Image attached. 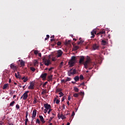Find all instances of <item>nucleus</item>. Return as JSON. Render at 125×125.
Masks as SVG:
<instances>
[{
  "label": "nucleus",
  "mask_w": 125,
  "mask_h": 125,
  "mask_svg": "<svg viewBox=\"0 0 125 125\" xmlns=\"http://www.w3.org/2000/svg\"><path fill=\"white\" fill-rule=\"evenodd\" d=\"M84 61V56H81L79 60V63L81 64H83L84 68H85V69H87V68H88V67L90 66V64H91V62H90V60H87L84 62H83Z\"/></svg>",
  "instance_id": "obj_1"
},
{
  "label": "nucleus",
  "mask_w": 125,
  "mask_h": 125,
  "mask_svg": "<svg viewBox=\"0 0 125 125\" xmlns=\"http://www.w3.org/2000/svg\"><path fill=\"white\" fill-rule=\"evenodd\" d=\"M76 63V57L72 56L71 57V60L68 62L69 65H70V67H73L74 66V64Z\"/></svg>",
  "instance_id": "obj_2"
},
{
  "label": "nucleus",
  "mask_w": 125,
  "mask_h": 125,
  "mask_svg": "<svg viewBox=\"0 0 125 125\" xmlns=\"http://www.w3.org/2000/svg\"><path fill=\"white\" fill-rule=\"evenodd\" d=\"M42 61L45 66H49V65L51 64V62H50V60L46 59L45 58H43L42 59Z\"/></svg>",
  "instance_id": "obj_3"
},
{
  "label": "nucleus",
  "mask_w": 125,
  "mask_h": 125,
  "mask_svg": "<svg viewBox=\"0 0 125 125\" xmlns=\"http://www.w3.org/2000/svg\"><path fill=\"white\" fill-rule=\"evenodd\" d=\"M76 73H77V70H76V69H71L68 72V76L70 77L71 75H75Z\"/></svg>",
  "instance_id": "obj_4"
},
{
  "label": "nucleus",
  "mask_w": 125,
  "mask_h": 125,
  "mask_svg": "<svg viewBox=\"0 0 125 125\" xmlns=\"http://www.w3.org/2000/svg\"><path fill=\"white\" fill-rule=\"evenodd\" d=\"M29 91H25V92H24L22 96L21 97V99H22V98H23V100H26L27 98H28V94L29 93Z\"/></svg>",
  "instance_id": "obj_5"
},
{
  "label": "nucleus",
  "mask_w": 125,
  "mask_h": 125,
  "mask_svg": "<svg viewBox=\"0 0 125 125\" xmlns=\"http://www.w3.org/2000/svg\"><path fill=\"white\" fill-rule=\"evenodd\" d=\"M43 106L46 110H48L50 109H51V105H50V104H43Z\"/></svg>",
  "instance_id": "obj_6"
},
{
  "label": "nucleus",
  "mask_w": 125,
  "mask_h": 125,
  "mask_svg": "<svg viewBox=\"0 0 125 125\" xmlns=\"http://www.w3.org/2000/svg\"><path fill=\"white\" fill-rule=\"evenodd\" d=\"M28 89H34L35 88V83L31 82L30 83V85L28 87Z\"/></svg>",
  "instance_id": "obj_7"
},
{
  "label": "nucleus",
  "mask_w": 125,
  "mask_h": 125,
  "mask_svg": "<svg viewBox=\"0 0 125 125\" xmlns=\"http://www.w3.org/2000/svg\"><path fill=\"white\" fill-rule=\"evenodd\" d=\"M99 48V45L97 44H94L92 46V49L93 50H96Z\"/></svg>",
  "instance_id": "obj_8"
},
{
  "label": "nucleus",
  "mask_w": 125,
  "mask_h": 125,
  "mask_svg": "<svg viewBox=\"0 0 125 125\" xmlns=\"http://www.w3.org/2000/svg\"><path fill=\"white\" fill-rule=\"evenodd\" d=\"M58 117L59 119H62V120H64V119H66V116L63 115V114H61V115L60 114H59L58 115Z\"/></svg>",
  "instance_id": "obj_9"
},
{
  "label": "nucleus",
  "mask_w": 125,
  "mask_h": 125,
  "mask_svg": "<svg viewBox=\"0 0 125 125\" xmlns=\"http://www.w3.org/2000/svg\"><path fill=\"white\" fill-rule=\"evenodd\" d=\"M106 31L104 30H101L99 33L97 34L98 36H101V37L102 38V34H105Z\"/></svg>",
  "instance_id": "obj_10"
},
{
  "label": "nucleus",
  "mask_w": 125,
  "mask_h": 125,
  "mask_svg": "<svg viewBox=\"0 0 125 125\" xmlns=\"http://www.w3.org/2000/svg\"><path fill=\"white\" fill-rule=\"evenodd\" d=\"M46 76H47V73H42L41 75L40 78L42 79V80H45L46 79Z\"/></svg>",
  "instance_id": "obj_11"
},
{
  "label": "nucleus",
  "mask_w": 125,
  "mask_h": 125,
  "mask_svg": "<svg viewBox=\"0 0 125 125\" xmlns=\"http://www.w3.org/2000/svg\"><path fill=\"white\" fill-rule=\"evenodd\" d=\"M107 40H102V45H106V44H108Z\"/></svg>",
  "instance_id": "obj_12"
},
{
  "label": "nucleus",
  "mask_w": 125,
  "mask_h": 125,
  "mask_svg": "<svg viewBox=\"0 0 125 125\" xmlns=\"http://www.w3.org/2000/svg\"><path fill=\"white\" fill-rule=\"evenodd\" d=\"M63 54V52L61 50H59L58 51V55L57 58L61 57V56H62V55Z\"/></svg>",
  "instance_id": "obj_13"
},
{
  "label": "nucleus",
  "mask_w": 125,
  "mask_h": 125,
  "mask_svg": "<svg viewBox=\"0 0 125 125\" xmlns=\"http://www.w3.org/2000/svg\"><path fill=\"white\" fill-rule=\"evenodd\" d=\"M91 34L92 35L91 38H94V37H95V35H96V30L93 29V31L91 32Z\"/></svg>",
  "instance_id": "obj_14"
},
{
  "label": "nucleus",
  "mask_w": 125,
  "mask_h": 125,
  "mask_svg": "<svg viewBox=\"0 0 125 125\" xmlns=\"http://www.w3.org/2000/svg\"><path fill=\"white\" fill-rule=\"evenodd\" d=\"M36 116H37V110L34 109L32 113V119H35Z\"/></svg>",
  "instance_id": "obj_15"
},
{
  "label": "nucleus",
  "mask_w": 125,
  "mask_h": 125,
  "mask_svg": "<svg viewBox=\"0 0 125 125\" xmlns=\"http://www.w3.org/2000/svg\"><path fill=\"white\" fill-rule=\"evenodd\" d=\"M39 118L42 124H44V123H45V121H44V118H43V117L42 115H39Z\"/></svg>",
  "instance_id": "obj_16"
},
{
  "label": "nucleus",
  "mask_w": 125,
  "mask_h": 125,
  "mask_svg": "<svg viewBox=\"0 0 125 125\" xmlns=\"http://www.w3.org/2000/svg\"><path fill=\"white\" fill-rule=\"evenodd\" d=\"M10 68L13 70H16V65L14 63L11 64Z\"/></svg>",
  "instance_id": "obj_17"
},
{
  "label": "nucleus",
  "mask_w": 125,
  "mask_h": 125,
  "mask_svg": "<svg viewBox=\"0 0 125 125\" xmlns=\"http://www.w3.org/2000/svg\"><path fill=\"white\" fill-rule=\"evenodd\" d=\"M19 62H20V64L21 67H24V66H25V62H24V61L21 60H19Z\"/></svg>",
  "instance_id": "obj_18"
},
{
  "label": "nucleus",
  "mask_w": 125,
  "mask_h": 125,
  "mask_svg": "<svg viewBox=\"0 0 125 125\" xmlns=\"http://www.w3.org/2000/svg\"><path fill=\"white\" fill-rule=\"evenodd\" d=\"M70 43H71L70 40H68V41L66 40V41L64 43V44H65V45H68V44H70Z\"/></svg>",
  "instance_id": "obj_19"
},
{
  "label": "nucleus",
  "mask_w": 125,
  "mask_h": 125,
  "mask_svg": "<svg viewBox=\"0 0 125 125\" xmlns=\"http://www.w3.org/2000/svg\"><path fill=\"white\" fill-rule=\"evenodd\" d=\"M52 77H53V76L52 75H50L48 76V82L52 81Z\"/></svg>",
  "instance_id": "obj_20"
},
{
  "label": "nucleus",
  "mask_w": 125,
  "mask_h": 125,
  "mask_svg": "<svg viewBox=\"0 0 125 125\" xmlns=\"http://www.w3.org/2000/svg\"><path fill=\"white\" fill-rule=\"evenodd\" d=\"M74 79L75 82H79V80H80V77L79 76H76L75 77H74Z\"/></svg>",
  "instance_id": "obj_21"
},
{
  "label": "nucleus",
  "mask_w": 125,
  "mask_h": 125,
  "mask_svg": "<svg viewBox=\"0 0 125 125\" xmlns=\"http://www.w3.org/2000/svg\"><path fill=\"white\" fill-rule=\"evenodd\" d=\"M7 87H8V83L4 84L3 86V89H6Z\"/></svg>",
  "instance_id": "obj_22"
},
{
  "label": "nucleus",
  "mask_w": 125,
  "mask_h": 125,
  "mask_svg": "<svg viewBox=\"0 0 125 125\" xmlns=\"http://www.w3.org/2000/svg\"><path fill=\"white\" fill-rule=\"evenodd\" d=\"M74 90L75 91V92H79V88L77 87H74Z\"/></svg>",
  "instance_id": "obj_23"
},
{
  "label": "nucleus",
  "mask_w": 125,
  "mask_h": 125,
  "mask_svg": "<svg viewBox=\"0 0 125 125\" xmlns=\"http://www.w3.org/2000/svg\"><path fill=\"white\" fill-rule=\"evenodd\" d=\"M59 97H62V96H64V94L62 92H60L59 93Z\"/></svg>",
  "instance_id": "obj_24"
},
{
  "label": "nucleus",
  "mask_w": 125,
  "mask_h": 125,
  "mask_svg": "<svg viewBox=\"0 0 125 125\" xmlns=\"http://www.w3.org/2000/svg\"><path fill=\"white\" fill-rule=\"evenodd\" d=\"M30 69L32 72H35V71H36V68H35V67H30Z\"/></svg>",
  "instance_id": "obj_25"
},
{
  "label": "nucleus",
  "mask_w": 125,
  "mask_h": 125,
  "mask_svg": "<svg viewBox=\"0 0 125 125\" xmlns=\"http://www.w3.org/2000/svg\"><path fill=\"white\" fill-rule=\"evenodd\" d=\"M79 93H74L73 94L74 97H75V98L79 97Z\"/></svg>",
  "instance_id": "obj_26"
},
{
  "label": "nucleus",
  "mask_w": 125,
  "mask_h": 125,
  "mask_svg": "<svg viewBox=\"0 0 125 125\" xmlns=\"http://www.w3.org/2000/svg\"><path fill=\"white\" fill-rule=\"evenodd\" d=\"M14 104H15V101H13L10 104V106H11V107H12L13 106V105H14Z\"/></svg>",
  "instance_id": "obj_27"
},
{
  "label": "nucleus",
  "mask_w": 125,
  "mask_h": 125,
  "mask_svg": "<svg viewBox=\"0 0 125 125\" xmlns=\"http://www.w3.org/2000/svg\"><path fill=\"white\" fill-rule=\"evenodd\" d=\"M61 91H62V89H61V88H57L56 89L57 92H61Z\"/></svg>",
  "instance_id": "obj_28"
},
{
  "label": "nucleus",
  "mask_w": 125,
  "mask_h": 125,
  "mask_svg": "<svg viewBox=\"0 0 125 125\" xmlns=\"http://www.w3.org/2000/svg\"><path fill=\"white\" fill-rule=\"evenodd\" d=\"M53 119H54V117H52L50 118V119L48 121L49 124L50 123V122H51V121H52V120H53Z\"/></svg>",
  "instance_id": "obj_29"
},
{
  "label": "nucleus",
  "mask_w": 125,
  "mask_h": 125,
  "mask_svg": "<svg viewBox=\"0 0 125 125\" xmlns=\"http://www.w3.org/2000/svg\"><path fill=\"white\" fill-rule=\"evenodd\" d=\"M38 102L37 98H35L33 101V104H36Z\"/></svg>",
  "instance_id": "obj_30"
},
{
  "label": "nucleus",
  "mask_w": 125,
  "mask_h": 125,
  "mask_svg": "<svg viewBox=\"0 0 125 125\" xmlns=\"http://www.w3.org/2000/svg\"><path fill=\"white\" fill-rule=\"evenodd\" d=\"M78 94H79V95H81L82 96L84 95V93L83 92H79Z\"/></svg>",
  "instance_id": "obj_31"
},
{
  "label": "nucleus",
  "mask_w": 125,
  "mask_h": 125,
  "mask_svg": "<svg viewBox=\"0 0 125 125\" xmlns=\"http://www.w3.org/2000/svg\"><path fill=\"white\" fill-rule=\"evenodd\" d=\"M29 80L28 77H25V79L23 80V83H26V82Z\"/></svg>",
  "instance_id": "obj_32"
},
{
  "label": "nucleus",
  "mask_w": 125,
  "mask_h": 125,
  "mask_svg": "<svg viewBox=\"0 0 125 125\" xmlns=\"http://www.w3.org/2000/svg\"><path fill=\"white\" fill-rule=\"evenodd\" d=\"M45 93H46V90H43V91L42 92L41 94L43 95L45 94Z\"/></svg>",
  "instance_id": "obj_33"
},
{
  "label": "nucleus",
  "mask_w": 125,
  "mask_h": 125,
  "mask_svg": "<svg viewBox=\"0 0 125 125\" xmlns=\"http://www.w3.org/2000/svg\"><path fill=\"white\" fill-rule=\"evenodd\" d=\"M79 48V46H74V49H75V50H78Z\"/></svg>",
  "instance_id": "obj_34"
},
{
  "label": "nucleus",
  "mask_w": 125,
  "mask_h": 125,
  "mask_svg": "<svg viewBox=\"0 0 125 125\" xmlns=\"http://www.w3.org/2000/svg\"><path fill=\"white\" fill-rule=\"evenodd\" d=\"M66 96H64L62 97V102H63L64 101V100H65V99H66Z\"/></svg>",
  "instance_id": "obj_35"
},
{
  "label": "nucleus",
  "mask_w": 125,
  "mask_h": 125,
  "mask_svg": "<svg viewBox=\"0 0 125 125\" xmlns=\"http://www.w3.org/2000/svg\"><path fill=\"white\" fill-rule=\"evenodd\" d=\"M83 43V40H80V41L78 42V44H81Z\"/></svg>",
  "instance_id": "obj_36"
},
{
  "label": "nucleus",
  "mask_w": 125,
  "mask_h": 125,
  "mask_svg": "<svg viewBox=\"0 0 125 125\" xmlns=\"http://www.w3.org/2000/svg\"><path fill=\"white\" fill-rule=\"evenodd\" d=\"M91 65H92V62H91V64H90V66H88V67H90L88 68V70H91V69H92V67L91 66Z\"/></svg>",
  "instance_id": "obj_37"
},
{
  "label": "nucleus",
  "mask_w": 125,
  "mask_h": 125,
  "mask_svg": "<svg viewBox=\"0 0 125 125\" xmlns=\"http://www.w3.org/2000/svg\"><path fill=\"white\" fill-rule=\"evenodd\" d=\"M80 80H83V75H81L80 76Z\"/></svg>",
  "instance_id": "obj_38"
},
{
  "label": "nucleus",
  "mask_w": 125,
  "mask_h": 125,
  "mask_svg": "<svg viewBox=\"0 0 125 125\" xmlns=\"http://www.w3.org/2000/svg\"><path fill=\"white\" fill-rule=\"evenodd\" d=\"M61 44H62V43H61V42H57V45H58V46H60V45H61Z\"/></svg>",
  "instance_id": "obj_39"
},
{
  "label": "nucleus",
  "mask_w": 125,
  "mask_h": 125,
  "mask_svg": "<svg viewBox=\"0 0 125 125\" xmlns=\"http://www.w3.org/2000/svg\"><path fill=\"white\" fill-rule=\"evenodd\" d=\"M66 80H67V82H70V81H71V80H72V79L70 77H67Z\"/></svg>",
  "instance_id": "obj_40"
},
{
  "label": "nucleus",
  "mask_w": 125,
  "mask_h": 125,
  "mask_svg": "<svg viewBox=\"0 0 125 125\" xmlns=\"http://www.w3.org/2000/svg\"><path fill=\"white\" fill-rule=\"evenodd\" d=\"M41 123V122L40 121V119H37L36 120V124H40Z\"/></svg>",
  "instance_id": "obj_41"
},
{
  "label": "nucleus",
  "mask_w": 125,
  "mask_h": 125,
  "mask_svg": "<svg viewBox=\"0 0 125 125\" xmlns=\"http://www.w3.org/2000/svg\"><path fill=\"white\" fill-rule=\"evenodd\" d=\"M16 108H17L18 109H20V105H19V104H17L16 105Z\"/></svg>",
  "instance_id": "obj_42"
},
{
  "label": "nucleus",
  "mask_w": 125,
  "mask_h": 125,
  "mask_svg": "<svg viewBox=\"0 0 125 125\" xmlns=\"http://www.w3.org/2000/svg\"><path fill=\"white\" fill-rule=\"evenodd\" d=\"M21 75H18V77H17V79H20V80H21Z\"/></svg>",
  "instance_id": "obj_43"
},
{
  "label": "nucleus",
  "mask_w": 125,
  "mask_h": 125,
  "mask_svg": "<svg viewBox=\"0 0 125 125\" xmlns=\"http://www.w3.org/2000/svg\"><path fill=\"white\" fill-rule=\"evenodd\" d=\"M29 114V113L28 112V111L26 112V114H25V118H28V114Z\"/></svg>",
  "instance_id": "obj_44"
},
{
  "label": "nucleus",
  "mask_w": 125,
  "mask_h": 125,
  "mask_svg": "<svg viewBox=\"0 0 125 125\" xmlns=\"http://www.w3.org/2000/svg\"><path fill=\"white\" fill-rule=\"evenodd\" d=\"M56 103V104H59V103H60V101L59 100H57Z\"/></svg>",
  "instance_id": "obj_45"
},
{
  "label": "nucleus",
  "mask_w": 125,
  "mask_h": 125,
  "mask_svg": "<svg viewBox=\"0 0 125 125\" xmlns=\"http://www.w3.org/2000/svg\"><path fill=\"white\" fill-rule=\"evenodd\" d=\"M52 111V109L50 108V109H49V110H48L47 113H48V114H50V112H51Z\"/></svg>",
  "instance_id": "obj_46"
},
{
  "label": "nucleus",
  "mask_w": 125,
  "mask_h": 125,
  "mask_svg": "<svg viewBox=\"0 0 125 125\" xmlns=\"http://www.w3.org/2000/svg\"><path fill=\"white\" fill-rule=\"evenodd\" d=\"M53 69H54V67H51L48 69V71H50L51 70H53Z\"/></svg>",
  "instance_id": "obj_47"
},
{
  "label": "nucleus",
  "mask_w": 125,
  "mask_h": 125,
  "mask_svg": "<svg viewBox=\"0 0 125 125\" xmlns=\"http://www.w3.org/2000/svg\"><path fill=\"white\" fill-rule=\"evenodd\" d=\"M47 111H48L47 109H46V108L44 110V114H46L47 113Z\"/></svg>",
  "instance_id": "obj_48"
},
{
  "label": "nucleus",
  "mask_w": 125,
  "mask_h": 125,
  "mask_svg": "<svg viewBox=\"0 0 125 125\" xmlns=\"http://www.w3.org/2000/svg\"><path fill=\"white\" fill-rule=\"evenodd\" d=\"M56 97L54 98V101H56L57 100V98H58V96L56 95Z\"/></svg>",
  "instance_id": "obj_49"
},
{
  "label": "nucleus",
  "mask_w": 125,
  "mask_h": 125,
  "mask_svg": "<svg viewBox=\"0 0 125 125\" xmlns=\"http://www.w3.org/2000/svg\"><path fill=\"white\" fill-rule=\"evenodd\" d=\"M34 64H35V65H37V64H38V61L35 60L34 61Z\"/></svg>",
  "instance_id": "obj_50"
},
{
  "label": "nucleus",
  "mask_w": 125,
  "mask_h": 125,
  "mask_svg": "<svg viewBox=\"0 0 125 125\" xmlns=\"http://www.w3.org/2000/svg\"><path fill=\"white\" fill-rule=\"evenodd\" d=\"M38 53L39 52L37 50L34 51V54H35L36 55H37V54H38Z\"/></svg>",
  "instance_id": "obj_51"
},
{
  "label": "nucleus",
  "mask_w": 125,
  "mask_h": 125,
  "mask_svg": "<svg viewBox=\"0 0 125 125\" xmlns=\"http://www.w3.org/2000/svg\"><path fill=\"white\" fill-rule=\"evenodd\" d=\"M80 85H83V86H84V82H83L80 84Z\"/></svg>",
  "instance_id": "obj_52"
},
{
  "label": "nucleus",
  "mask_w": 125,
  "mask_h": 125,
  "mask_svg": "<svg viewBox=\"0 0 125 125\" xmlns=\"http://www.w3.org/2000/svg\"><path fill=\"white\" fill-rule=\"evenodd\" d=\"M47 83H48L47 82H45V83H43V86H45V85H46V84H47Z\"/></svg>",
  "instance_id": "obj_53"
},
{
  "label": "nucleus",
  "mask_w": 125,
  "mask_h": 125,
  "mask_svg": "<svg viewBox=\"0 0 125 125\" xmlns=\"http://www.w3.org/2000/svg\"><path fill=\"white\" fill-rule=\"evenodd\" d=\"M0 125H4V123H3V122L0 121Z\"/></svg>",
  "instance_id": "obj_54"
},
{
  "label": "nucleus",
  "mask_w": 125,
  "mask_h": 125,
  "mask_svg": "<svg viewBox=\"0 0 125 125\" xmlns=\"http://www.w3.org/2000/svg\"><path fill=\"white\" fill-rule=\"evenodd\" d=\"M68 100L69 101H70V100H71V96H68Z\"/></svg>",
  "instance_id": "obj_55"
},
{
  "label": "nucleus",
  "mask_w": 125,
  "mask_h": 125,
  "mask_svg": "<svg viewBox=\"0 0 125 125\" xmlns=\"http://www.w3.org/2000/svg\"><path fill=\"white\" fill-rule=\"evenodd\" d=\"M56 61V59H55V58H52V61Z\"/></svg>",
  "instance_id": "obj_56"
},
{
  "label": "nucleus",
  "mask_w": 125,
  "mask_h": 125,
  "mask_svg": "<svg viewBox=\"0 0 125 125\" xmlns=\"http://www.w3.org/2000/svg\"><path fill=\"white\" fill-rule=\"evenodd\" d=\"M61 82H62V83H65V79L62 80Z\"/></svg>",
  "instance_id": "obj_57"
},
{
  "label": "nucleus",
  "mask_w": 125,
  "mask_h": 125,
  "mask_svg": "<svg viewBox=\"0 0 125 125\" xmlns=\"http://www.w3.org/2000/svg\"><path fill=\"white\" fill-rule=\"evenodd\" d=\"M28 122H29V119H28V118H26L25 119V123H28Z\"/></svg>",
  "instance_id": "obj_58"
},
{
  "label": "nucleus",
  "mask_w": 125,
  "mask_h": 125,
  "mask_svg": "<svg viewBox=\"0 0 125 125\" xmlns=\"http://www.w3.org/2000/svg\"><path fill=\"white\" fill-rule=\"evenodd\" d=\"M25 76H23V77H21V80H24V79H25Z\"/></svg>",
  "instance_id": "obj_59"
},
{
  "label": "nucleus",
  "mask_w": 125,
  "mask_h": 125,
  "mask_svg": "<svg viewBox=\"0 0 125 125\" xmlns=\"http://www.w3.org/2000/svg\"><path fill=\"white\" fill-rule=\"evenodd\" d=\"M8 125H14V124H13V123H9Z\"/></svg>",
  "instance_id": "obj_60"
},
{
  "label": "nucleus",
  "mask_w": 125,
  "mask_h": 125,
  "mask_svg": "<svg viewBox=\"0 0 125 125\" xmlns=\"http://www.w3.org/2000/svg\"><path fill=\"white\" fill-rule=\"evenodd\" d=\"M62 108L64 109H65V104H62Z\"/></svg>",
  "instance_id": "obj_61"
},
{
  "label": "nucleus",
  "mask_w": 125,
  "mask_h": 125,
  "mask_svg": "<svg viewBox=\"0 0 125 125\" xmlns=\"http://www.w3.org/2000/svg\"><path fill=\"white\" fill-rule=\"evenodd\" d=\"M73 116H75V112L74 111L72 112V116L73 117Z\"/></svg>",
  "instance_id": "obj_62"
},
{
  "label": "nucleus",
  "mask_w": 125,
  "mask_h": 125,
  "mask_svg": "<svg viewBox=\"0 0 125 125\" xmlns=\"http://www.w3.org/2000/svg\"><path fill=\"white\" fill-rule=\"evenodd\" d=\"M52 116H53L52 117H54H54H55V114L52 113Z\"/></svg>",
  "instance_id": "obj_63"
},
{
  "label": "nucleus",
  "mask_w": 125,
  "mask_h": 125,
  "mask_svg": "<svg viewBox=\"0 0 125 125\" xmlns=\"http://www.w3.org/2000/svg\"><path fill=\"white\" fill-rule=\"evenodd\" d=\"M9 83H11V79H10L9 80Z\"/></svg>",
  "instance_id": "obj_64"
}]
</instances>
